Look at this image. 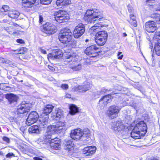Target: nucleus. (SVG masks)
<instances>
[{
	"instance_id": "f257e3e1",
	"label": "nucleus",
	"mask_w": 160,
	"mask_h": 160,
	"mask_svg": "<svg viewBox=\"0 0 160 160\" xmlns=\"http://www.w3.org/2000/svg\"><path fill=\"white\" fill-rule=\"evenodd\" d=\"M102 27V24L98 23L95 24L91 28V30L97 32L96 34L95 41L98 45L100 46H103L105 44L108 35L107 32L105 31H99Z\"/></svg>"
},
{
	"instance_id": "f03ea898",
	"label": "nucleus",
	"mask_w": 160,
	"mask_h": 160,
	"mask_svg": "<svg viewBox=\"0 0 160 160\" xmlns=\"http://www.w3.org/2000/svg\"><path fill=\"white\" fill-rule=\"evenodd\" d=\"M72 34L71 30L68 28H65L62 30L58 35V39L60 41L63 43L72 44V47L75 46L76 43L72 41Z\"/></svg>"
},
{
	"instance_id": "7ed1b4c3",
	"label": "nucleus",
	"mask_w": 160,
	"mask_h": 160,
	"mask_svg": "<svg viewBox=\"0 0 160 160\" xmlns=\"http://www.w3.org/2000/svg\"><path fill=\"white\" fill-rule=\"evenodd\" d=\"M64 56L66 59V61L69 62H75L70 67L73 71H77L81 69V64L76 62L78 60V56L76 55V53L72 52H67L64 54Z\"/></svg>"
},
{
	"instance_id": "20e7f679",
	"label": "nucleus",
	"mask_w": 160,
	"mask_h": 160,
	"mask_svg": "<svg viewBox=\"0 0 160 160\" xmlns=\"http://www.w3.org/2000/svg\"><path fill=\"white\" fill-rule=\"evenodd\" d=\"M103 17L102 14L97 10L94 11L92 9L88 10L85 14L84 18L91 22L101 19Z\"/></svg>"
},
{
	"instance_id": "39448f33",
	"label": "nucleus",
	"mask_w": 160,
	"mask_h": 160,
	"mask_svg": "<svg viewBox=\"0 0 160 160\" xmlns=\"http://www.w3.org/2000/svg\"><path fill=\"white\" fill-rule=\"evenodd\" d=\"M53 108L54 107L52 105L48 104L43 109L42 113L46 115V117H41L39 119L38 123L41 128H44L47 126L48 119L47 115L51 112Z\"/></svg>"
},
{
	"instance_id": "423d86ee",
	"label": "nucleus",
	"mask_w": 160,
	"mask_h": 160,
	"mask_svg": "<svg viewBox=\"0 0 160 160\" xmlns=\"http://www.w3.org/2000/svg\"><path fill=\"white\" fill-rule=\"evenodd\" d=\"M54 16L55 20L59 23L67 22L69 18L67 12L63 10H59L55 12Z\"/></svg>"
},
{
	"instance_id": "0eeeda50",
	"label": "nucleus",
	"mask_w": 160,
	"mask_h": 160,
	"mask_svg": "<svg viewBox=\"0 0 160 160\" xmlns=\"http://www.w3.org/2000/svg\"><path fill=\"white\" fill-rule=\"evenodd\" d=\"M86 131L83 132L80 128L76 129L71 131L70 134L71 138L76 141L80 139L81 137H84L87 134L90 133L89 130L86 129Z\"/></svg>"
},
{
	"instance_id": "6e6552de",
	"label": "nucleus",
	"mask_w": 160,
	"mask_h": 160,
	"mask_svg": "<svg viewBox=\"0 0 160 160\" xmlns=\"http://www.w3.org/2000/svg\"><path fill=\"white\" fill-rule=\"evenodd\" d=\"M112 129L117 134H124L126 130V127L121 120L117 121L114 122L112 127Z\"/></svg>"
},
{
	"instance_id": "1a4fd4ad",
	"label": "nucleus",
	"mask_w": 160,
	"mask_h": 160,
	"mask_svg": "<svg viewBox=\"0 0 160 160\" xmlns=\"http://www.w3.org/2000/svg\"><path fill=\"white\" fill-rule=\"evenodd\" d=\"M85 32V25L82 23L78 24L73 31V35L74 38H78L81 37Z\"/></svg>"
},
{
	"instance_id": "9d476101",
	"label": "nucleus",
	"mask_w": 160,
	"mask_h": 160,
	"mask_svg": "<svg viewBox=\"0 0 160 160\" xmlns=\"http://www.w3.org/2000/svg\"><path fill=\"white\" fill-rule=\"evenodd\" d=\"M42 31L45 33L50 35L55 33L57 31V28L53 24L47 23L43 26Z\"/></svg>"
},
{
	"instance_id": "9b49d317",
	"label": "nucleus",
	"mask_w": 160,
	"mask_h": 160,
	"mask_svg": "<svg viewBox=\"0 0 160 160\" xmlns=\"http://www.w3.org/2000/svg\"><path fill=\"white\" fill-rule=\"evenodd\" d=\"M65 122L63 120H59L55 125H50L48 126V129L51 131H54L60 132L63 130H65L64 126Z\"/></svg>"
},
{
	"instance_id": "f8f14e48",
	"label": "nucleus",
	"mask_w": 160,
	"mask_h": 160,
	"mask_svg": "<svg viewBox=\"0 0 160 160\" xmlns=\"http://www.w3.org/2000/svg\"><path fill=\"white\" fill-rule=\"evenodd\" d=\"M99 48L96 45H92L87 47L85 50V53L90 57H94L98 55Z\"/></svg>"
},
{
	"instance_id": "ddd939ff",
	"label": "nucleus",
	"mask_w": 160,
	"mask_h": 160,
	"mask_svg": "<svg viewBox=\"0 0 160 160\" xmlns=\"http://www.w3.org/2000/svg\"><path fill=\"white\" fill-rule=\"evenodd\" d=\"M39 117V115L36 112H32L27 118L26 124L28 126L36 122Z\"/></svg>"
},
{
	"instance_id": "4468645a",
	"label": "nucleus",
	"mask_w": 160,
	"mask_h": 160,
	"mask_svg": "<svg viewBox=\"0 0 160 160\" xmlns=\"http://www.w3.org/2000/svg\"><path fill=\"white\" fill-rule=\"evenodd\" d=\"M133 128L135 130L139 131L142 136H144L147 132V125L143 121H141L137 123Z\"/></svg>"
},
{
	"instance_id": "2eb2a0df",
	"label": "nucleus",
	"mask_w": 160,
	"mask_h": 160,
	"mask_svg": "<svg viewBox=\"0 0 160 160\" xmlns=\"http://www.w3.org/2000/svg\"><path fill=\"white\" fill-rule=\"evenodd\" d=\"M32 107L31 103H27L25 102H22L21 105L19 106L17 108V112L18 113H24L29 112L30 109Z\"/></svg>"
},
{
	"instance_id": "dca6fc26",
	"label": "nucleus",
	"mask_w": 160,
	"mask_h": 160,
	"mask_svg": "<svg viewBox=\"0 0 160 160\" xmlns=\"http://www.w3.org/2000/svg\"><path fill=\"white\" fill-rule=\"evenodd\" d=\"M48 131L45 134V139L49 143L52 142H54L59 139L57 137H55L52 135L53 133L57 132L54 131H51L48 129V127L47 128Z\"/></svg>"
},
{
	"instance_id": "f3484780",
	"label": "nucleus",
	"mask_w": 160,
	"mask_h": 160,
	"mask_svg": "<svg viewBox=\"0 0 160 160\" xmlns=\"http://www.w3.org/2000/svg\"><path fill=\"white\" fill-rule=\"evenodd\" d=\"M63 53L60 49L54 50L52 52L48 55V59L52 60L59 59L61 58L63 56Z\"/></svg>"
},
{
	"instance_id": "a211bd4d",
	"label": "nucleus",
	"mask_w": 160,
	"mask_h": 160,
	"mask_svg": "<svg viewBox=\"0 0 160 160\" xmlns=\"http://www.w3.org/2000/svg\"><path fill=\"white\" fill-rule=\"evenodd\" d=\"M119 111L120 109L118 106L115 105L112 106L108 109V113L109 116L113 119L118 117Z\"/></svg>"
},
{
	"instance_id": "6ab92c4d",
	"label": "nucleus",
	"mask_w": 160,
	"mask_h": 160,
	"mask_svg": "<svg viewBox=\"0 0 160 160\" xmlns=\"http://www.w3.org/2000/svg\"><path fill=\"white\" fill-rule=\"evenodd\" d=\"M145 26L146 30L149 32H153L157 29L156 23L153 21H150L146 22Z\"/></svg>"
},
{
	"instance_id": "aec40b11",
	"label": "nucleus",
	"mask_w": 160,
	"mask_h": 160,
	"mask_svg": "<svg viewBox=\"0 0 160 160\" xmlns=\"http://www.w3.org/2000/svg\"><path fill=\"white\" fill-rule=\"evenodd\" d=\"M91 87V85L89 82H85L83 85L78 86L75 88V90L79 92H84L89 90Z\"/></svg>"
},
{
	"instance_id": "412c9836",
	"label": "nucleus",
	"mask_w": 160,
	"mask_h": 160,
	"mask_svg": "<svg viewBox=\"0 0 160 160\" xmlns=\"http://www.w3.org/2000/svg\"><path fill=\"white\" fill-rule=\"evenodd\" d=\"M110 100V96H105L99 100L98 105L101 109H103Z\"/></svg>"
},
{
	"instance_id": "4be33fe9",
	"label": "nucleus",
	"mask_w": 160,
	"mask_h": 160,
	"mask_svg": "<svg viewBox=\"0 0 160 160\" xmlns=\"http://www.w3.org/2000/svg\"><path fill=\"white\" fill-rule=\"evenodd\" d=\"M96 149L94 146L87 147L83 149V152L86 156L91 155L95 153Z\"/></svg>"
},
{
	"instance_id": "5701e85b",
	"label": "nucleus",
	"mask_w": 160,
	"mask_h": 160,
	"mask_svg": "<svg viewBox=\"0 0 160 160\" xmlns=\"http://www.w3.org/2000/svg\"><path fill=\"white\" fill-rule=\"evenodd\" d=\"M63 112L62 110L59 108H57L55 112L52 113V117L53 119L57 120L58 118H63Z\"/></svg>"
},
{
	"instance_id": "b1692460",
	"label": "nucleus",
	"mask_w": 160,
	"mask_h": 160,
	"mask_svg": "<svg viewBox=\"0 0 160 160\" xmlns=\"http://www.w3.org/2000/svg\"><path fill=\"white\" fill-rule=\"evenodd\" d=\"M64 148L68 151H72L74 149V144L70 140L66 139L64 142Z\"/></svg>"
},
{
	"instance_id": "393cba45",
	"label": "nucleus",
	"mask_w": 160,
	"mask_h": 160,
	"mask_svg": "<svg viewBox=\"0 0 160 160\" xmlns=\"http://www.w3.org/2000/svg\"><path fill=\"white\" fill-rule=\"evenodd\" d=\"M8 16L10 18H17L20 15L18 11L15 10H11L8 12Z\"/></svg>"
},
{
	"instance_id": "a878e982",
	"label": "nucleus",
	"mask_w": 160,
	"mask_h": 160,
	"mask_svg": "<svg viewBox=\"0 0 160 160\" xmlns=\"http://www.w3.org/2000/svg\"><path fill=\"white\" fill-rule=\"evenodd\" d=\"M36 1V0H22V5L26 8H30L32 7Z\"/></svg>"
},
{
	"instance_id": "bb28decb",
	"label": "nucleus",
	"mask_w": 160,
	"mask_h": 160,
	"mask_svg": "<svg viewBox=\"0 0 160 160\" xmlns=\"http://www.w3.org/2000/svg\"><path fill=\"white\" fill-rule=\"evenodd\" d=\"M141 133L139 131L137 130H134V129H133L131 133V137L133 138L136 139L140 138L141 136H142Z\"/></svg>"
},
{
	"instance_id": "cd10ccee",
	"label": "nucleus",
	"mask_w": 160,
	"mask_h": 160,
	"mask_svg": "<svg viewBox=\"0 0 160 160\" xmlns=\"http://www.w3.org/2000/svg\"><path fill=\"white\" fill-rule=\"evenodd\" d=\"M40 132V129L37 125H33L30 127L28 129V132L30 134H37L39 133Z\"/></svg>"
},
{
	"instance_id": "c85d7f7f",
	"label": "nucleus",
	"mask_w": 160,
	"mask_h": 160,
	"mask_svg": "<svg viewBox=\"0 0 160 160\" xmlns=\"http://www.w3.org/2000/svg\"><path fill=\"white\" fill-rule=\"evenodd\" d=\"M6 97L11 103L16 102L18 99L17 97L12 93L7 94Z\"/></svg>"
},
{
	"instance_id": "c756f323",
	"label": "nucleus",
	"mask_w": 160,
	"mask_h": 160,
	"mask_svg": "<svg viewBox=\"0 0 160 160\" xmlns=\"http://www.w3.org/2000/svg\"><path fill=\"white\" fill-rule=\"evenodd\" d=\"M51 148L54 149H59L61 148L60 142L59 139L56 141L49 143Z\"/></svg>"
},
{
	"instance_id": "7c9ffc66",
	"label": "nucleus",
	"mask_w": 160,
	"mask_h": 160,
	"mask_svg": "<svg viewBox=\"0 0 160 160\" xmlns=\"http://www.w3.org/2000/svg\"><path fill=\"white\" fill-rule=\"evenodd\" d=\"M71 2L70 0H57L56 3L57 6L61 7L69 5Z\"/></svg>"
},
{
	"instance_id": "2f4dec72",
	"label": "nucleus",
	"mask_w": 160,
	"mask_h": 160,
	"mask_svg": "<svg viewBox=\"0 0 160 160\" xmlns=\"http://www.w3.org/2000/svg\"><path fill=\"white\" fill-rule=\"evenodd\" d=\"M70 113L72 115L75 114V113L78 112V108L75 105L72 104L70 105L69 107Z\"/></svg>"
},
{
	"instance_id": "473e14b6",
	"label": "nucleus",
	"mask_w": 160,
	"mask_h": 160,
	"mask_svg": "<svg viewBox=\"0 0 160 160\" xmlns=\"http://www.w3.org/2000/svg\"><path fill=\"white\" fill-rule=\"evenodd\" d=\"M150 17L155 19L157 23H160V15L156 13L151 14Z\"/></svg>"
},
{
	"instance_id": "72a5a7b5",
	"label": "nucleus",
	"mask_w": 160,
	"mask_h": 160,
	"mask_svg": "<svg viewBox=\"0 0 160 160\" xmlns=\"http://www.w3.org/2000/svg\"><path fill=\"white\" fill-rule=\"evenodd\" d=\"M0 89L6 91H10L11 90V87L8 86L6 83L0 84Z\"/></svg>"
},
{
	"instance_id": "f704fd0d",
	"label": "nucleus",
	"mask_w": 160,
	"mask_h": 160,
	"mask_svg": "<svg viewBox=\"0 0 160 160\" xmlns=\"http://www.w3.org/2000/svg\"><path fill=\"white\" fill-rule=\"evenodd\" d=\"M154 49L156 54L160 56V43L159 42H155Z\"/></svg>"
},
{
	"instance_id": "c9c22d12",
	"label": "nucleus",
	"mask_w": 160,
	"mask_h": 160,
	"mask_svg": "<svg viewBox=\"0 0 160 160\" xmlns=\"http://www.w3.org/2000/svg\"><path fill=\"white\" fill-rule=\"evenodd\" d=\"M153 40L155 42H158L160 41V31H158L155 32L153 38Z\"/></svg>"
},
{
	"instance_id": "e433bc0d",
	"label": "nucleus",
	"mask_w": 160,
	"mask_h": 160,
	"mask_svg": "<svg viewBox=\"0 0 160 160\" xmlns=\"http://www.w3.org/2000/svg\"><path fill=\"white\" fill-rule=\"evenodd\" d=\"M42 4L47 5L51 3L52 0H40Z\"/></svg>"
},
{
	"instance_id": "4c0bfd02",
	"label": "nucleus",
	"mask_w": 160,
	"mask_h": 160,
	"mask_svg": "<svg viewBox=\"0 0 160 160\" xmlns=\"http://www.w3.org/2000/svg\"><path fill=\"white\" fill-rule=\"evenodd\" d=\"M9 9V7L6 5H3L2 8V10L4 12L8 11L9 12V11L10 10Z\"/></svg>"
},
{
	"instance_id": "58836bf2",
	"label": "nucleus",
	"mask_w": 160,
	"mask_h": 160,
	"mask_svg": "<svg viewBox=\"0 0 160 160\" xmlns=\"http://www.w3.org/2000/svg\"><path fill=\"white\" fill-rule=\"evenodd\" d=\"M5 29L9 33H12L13 29V27H7L5 28Z\"/></svg>"
},
{
	"instance_id": "ea45409f",
	"label": "nucleus",
	"mask_w": 160,
	"mask_h": 160,
	"mask_svg": "<svg viewBox=\"0 0 160 160\" xmlns=\"http://www.w3.org/2000/svg\"><path fill=\"white\" fill-rule=\"evenodd\" d=\"M130 20L128 21L129 23H132V21L136 20L135 17L133 14H130Z\"/></svg>"
},
{
	"instance_id": "a19ab883",
	"label": "nucleus",
	"mask_w": 160,
	"mask_h": 160,
	"mask_svg": "<svg viewBox=\"0 0 160 160\" xmlns=\"http://www.w3.org/2000/svg\"><path fill=\"white\" fill-rule=\"evenodd\" d=\"M14 156V154L12 152H9L6 155V157L7 158H10L12 157H13Z\"/></svg>"
},
{
	"instance_id": "79ce46f5",
	"label": "nucleus",
	"mask_w": 160,
	"mask_h": 160,
	"mask_svg": "<svg viewBox=\"0 0 160 160\" xmlns=\"http://www.w3.org/2000/svg\"><path fill=\"white\" fill-rule=\"evenodd\" d=\"M24 49H26L25 48H21L19 50H18L17 51L18 52L17 53L18 54H21L22 53H23L24 52V51H25Z\"/></svg>"
},
{
	"instance_id": "37998d69",
	"label": "nucleus",
	"mask_w": 160,
	"mask_h": 160,
	"mask_svg": "<svg viewBox=\"0 0 160 160\" xmlns=\"http://www.w3.org/2000/svg\"><path fill=\"white\" fill-rule=\"evenodd\" d=\"M36 142L37 143L40 145H41L42 144H43L44 142V141L41 138H38Z\"/></svg>"
},
{
	"instance_id": "c03bdc74",
	"label": "nucleus",
	"mask_w": 160,
	"mask_h": 160,
	"mask_svg": "<svg viewBox=\"0 0 160 160\" xmlns=\"http://www.w3.org/2000/svg\"><path fill=\"white\" fill-rule=\"evenodd\" d=\"M130 23L132 26L135 27H136L137 26V22L136 20H133V21H132V23Z\"/></svg>"
},
{
	"instance_id": "a18cd8bd",
	"label": "nucleus",
	"mask_w": 160,
	"mask_h": 160,
	"mask_svg": "<svg viewBox=\"0 0 160 160\" xmlns=\"http://www.w3.org/2000/svg\"><path fill=\"white\" fill-rule=\"evenodd\" d=\"M3 140L6 142L8 143H10V139H9L6 137H4L2 138Z\"/></svg>"
},
{
	"instance_id": "49530a36",
	"label": "nucleus",
	"mask_w": 160,
	"mask_h": 160,
	"mask_svg": "<svg viewBox=\"0 0 160 160\" xmlns=\"http://www.w3.org/2000/svg\"><path fill=\"white\" fill-rule=\"evenodd\" d=\"M61 88L63 89H67L68 88V84H63L61 85Z\"/></svg>"
},
{
	"instance_id": "de8ad7c7",
	"label": "nucleus",
	"mask_w": 160,
	"mask_h": 160,
	"mask_svg": "<svg viewBox=\"0 0 160 160\" xmlns=\"http://www.w3.org/2000/svg\"><path fill=\"white\" fill-rule=\"evenodd\" d=\"M122 52H118V58L119 59H122L123 55H121Z\"/></svg>"
},
{
	"instance_id": "09e8293b",
	"label": "nucleus",
	"mask_w": 160,
	"mask_h": 160,
	"mask_svg": "<svg viewBox=\"0 0 160 160\" xmlns=\"http://www.w3.org/2000/svg\"><path fill=\"white\" fill-rule=\"evenodd\" d=\"M39 50L40 52H41L42 53L46 54L47 53L46 51L44 49L42 48H40L39 49Z\"/></svg>"
},
{
	"instance_id": "8fccbe9b",
	"label": "nucleus",
	"mask_w": 160,
	"mask_h": 160,
	"mask_svg": "<svg viewBox=\"0 0 160 160\" xmlns=\"http://www.w3.org/2000/svg\"><path fill=\"white\" fill-rule=\"evenodd\" d=\"M4 63L8 64L9 65H11L12 63V62L8 59H6L5 62Z\"/></svg>"
},
{
	"instance_id": "3c124183",
	"label": "nucleus",
	"mask_w": 160,
	"mask_h": 160,
	"mask_svg": "<svg viewBox=\"0 0 160 160\" xmlns=\"http://www.w3.org/2000/svg\"><path fill=\"white\" fill-rule=\"evenodd\" d=\"M17 42L20 43H24V41L22 39H17L16 40Z\"/></svg>"
},
{
	"instance_id": "603ef678",
	"label": "nucleus",
	"mask_w": 160,
	"mask_h": 160,
	"mask_svg": "<svg viewBox=\"0 0 160 160\" xmlns=\"http://www.w3.org/2000/svg\"><path fill=\"white\" fill-rule=\"evenodd\" d=\"M137 104L136 103H134L130 105V106L136 109H137Z\"/></svg>"
},
{
	"instance_id": "864d4df0",
	"label": "nucleus",
	"mask_w": 160,
	"mask_h": 160,
	"mask_svg": "<svg viewBox=\"0 0 160 160\" xmlns=\"http://www.w3.org/2000/svg\"><path fill=\"white\" fill-rule=\"evenodd\" d=\"M48 67L50 70L52 71H55V68L52 66H51L50 65H48Z\"/></svg>"
},
{
	"instance_id": "5fc2aeb1",
	"label": "nucleus",
	"mask_w": 160,
	"mask_h": 160,
	"mask_svg": "<svg viewBox=\"0 0 160 160\" xmlns=\"http://www.w3.org/2000/svg\"><path fill=\"white\" fill-rule=\"evenodd\" d=\"M6 59L0 57V62L1 63H4L5 62Z\"/></svg>"
},
{
	"instance_id": "6e6d98bb",
	"label": "nucleus",
	"mask_w": 160,
	"mask_h": 160,
	"mask_svg": "<svg viewBox=\"0 0 160 160\" xmlns=\"http://www.w3.org/2000/svg\"><path fill=\"white\" fill-rule=\"evenodd\" d=\"M43 21V17L41 15L39 16V22L41 23H42V22Z\"/></svg>"
},
{
	"instance_id": "4d7b16f0",
	"label": "nucleus",
	"mask_w": 160,
	"mask_h": 160,
	"mask_svg": "<svg viewBox=\"0 0 160 160\" xmlns=\"http://www.w3.org/2000/svg\"><path fill=\"white\" fill-rule=\"evenodd\" d=\"M33 159L34 160H42V158L37 157H34Z\"/></svg>"
},
{
	"instance_id": "13d9d810",
	"label": "nucleus",
	"mask_w": 160,
	"mask_h": 160,
	"mask_svg": "<svg viewBox=\"0 0 160 160\" xmlns=\"http://www.w3.org/2000/svg\"><path fill=\"white\" fill-rule=\"evenodd\" d=\"M2 22L3 23H7L8 22V21L7 19H4L2 20Z\"/></svg>"
},
{
	"instance_id": "bf43d9fd",
	"label": "nucleus",
	"mask_w": 160,
	"mask_h": 160,
	"mask_svg": "<svg viewBox=\"0 0 160 160\" xmlns=\"http://www.w3.org/2000/svg\"><path fill=\"white\" fill-rule=\"evenodd\" d=\"M107 91H108L107 89L106 90L105 88H103L102 90V92H106Z\"/></svg>"
},
{
	"instance_id": "052dcab7",
	"label": "nucleus",
	"mask_w": 160,
	"mask_h": 160,
	"mask_svg": "<svg viewBox=\"0 0 160 160\" xmlns=\"http://www.w3.org/2000/svg\"><path fill=\"white\" fill-rule=\"evenodd\" d=\"M147 2H153L154 0H145Z\"/></svg>"
},
{
	"instance_id": "680f3d73",
	"label": "nucleus",
	"mask_w": 160,
	"mask_h": 160,
	"mask_svg": "<svg viewBox=\"0 0 160 160\" xmlns=\"http://www.w3.org/2000/svg\"><path fill=\"white\" fill-rule=\"evenodd\" d=\"M157 10L158 11H160V4L158 6Z\"/></svg>"
},
{
	"instance_id": "e2e57ef3",
	"label": "nucleus",
	"mask_w": 160,
	"mask_h": 160,
	"mask_svg": "<svg viewBox=\"0 0 160 160\" xmlns=\"http://www.w3.org/2000/svg\"><path fill=\"white\" fill-rule=\"evenodd\" d=\"M2 93L0 92V101L2 99Z\"/></svg>"
},
{
	"instance_id": "0e129e2a",
	"label": "nucleus",
	"mask_w": 160,
	"mask_h": 160,
	"mask_svg": "<svg viewBox=\"0 0 160 160\" xmlns=\"http://www.w3.org/2000/svg\"><path fill=\"white\" fill-rule=\"evenodd\" d=\"M66 96L67 97H68V98H71V97H70V95H69V94H67L66 95Z\"/></svg>"
},
{
	"instance_id": "69168bd1",
	"label": "nucleus",
	"mask_w": 160,
	"mask_h": 160,
	"mask_svg": "<svg viewBox=\"0 0 160 160\" xmlns=\"http://www.w3.org/2000/svg\"><path fill=\"white\" fill-rule=\"evenodd\" d=\"M123 37H126L127 36V34L125 33H124L123 34Z\"/></svg>"
},
{
	"instance_id": "338daca9",
	"label": "nucleus",
	"mask_w": 160,
	"mask_h": 160,
	"mask_svg": "<svg viewBox=\"0 0 160 160\" xmlns=\"http://www.w3.org/2000/svg\"><path fill=\"white\" fill-rule=\"evenodd\" d=\"M8 78L9 79H11V78H12V77H11V76H8Z\"/></svg>"
},
{
	"instance_id": "774afa93",
	"label": "nucleus",
	"mask_w": 160,
	"mask_h": 160,
	"mask_svg": "<svg viewBox=\"0 0 160 160\" xmlns=\"http://www.w3.org/2000/svg\"><path fill=\"white\" fill-rule=\"evenodd\" d=\"M151 160H158L157 158H153L152 159H151Z\"/></svg>"
}]
</instances>
